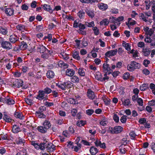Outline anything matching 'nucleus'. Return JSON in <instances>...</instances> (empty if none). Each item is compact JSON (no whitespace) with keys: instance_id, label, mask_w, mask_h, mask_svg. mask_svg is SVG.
I'll list each match as a JSON object with an SVG mask.
<instances>
[{"instance_id":"f257e3e1","label":"nucleus","mask_w":155,"mask_h":155,"mask_svg":"<svg viewBox=\"0 0 155 155\" xmlns=\"http://www.w3.org/2000/svg\"><path fill=\"white\" fill-rule=\"evenodd\" d=\"M127 67L129 71H133L135 69H139L140 67V64L133 61H131L130 64H128Z\"/></svg>"},{"instance_id":"f03ea898","label":"nucleus","mask_w":155,"mask_h":155,"mask_svg":"<svg viewBox=\"0 0 155 155\" xmlns=\"http://www.w3.org/2000/svg\"><path fill=\"white\" fill-rule=\"evenodd\" d=\"M23 83V82L21 80L16 79L13 82V83L11 85H12V87H13L19 88L22 86Z\"/></svg>"},{"instance_id":"7ed1b4c3","label":"nucleus","mask_w":155,"mask_h":155,"mask_svg":"<svg viewBox=\"0 0 155 155\" xmlns=\"http://www.w3.org/2000/svg\"><path fill=\"white\" fill-rule=\"evenodd\" d=\"M52 53V51L48 50L42 53L41 58L44 60L48 59L51 57Z\"/></svg>"},{"instance_id":"20e7f679","label":"nucleus","mask_w":155,"mask_h":155,"mask_svg":"<svg viewBox=\"0 0 155 155\" xmlns=\"http://www.w3.org/2000/svg\"><path fill=\"white\" fill-rule=\"evenodd\" d=\"M1 45L2 48L7 50L11 49L12 47V44L9 42L7 41H2Z\"/></svg>"},{"instance_id":"39448f33","label":"nucleus","mask_w":155,"mask_h":155,"mask_svg":"<svg viewBox=\"0 0 155 155\" xmlns=\"http://www.w3.org/2000/svg\"><path fill=\"white\" fill-rule=\"evenodd\" d=\"M38 94L37 95L36 98L39 100H46L47 99V97L45 95V92L42 90H39L38 91Z\"/></svg>"},{"instance_id":"423d86ee","label":"nucleus","mask_w":155,"mask_h":155,"mask_svg":"<svg viewBox=\"0 0 155 155\" xmlns=\"http://www.w3.org/2000/svg\"><path fill=\"white\" fill-rule=\"evenodd\" d=\"M46 148L48 152H53L55 150V146L51 143H48Z\"/></svg>"},{"instance_id":"0eeeda50","label":"nucleus","mask_w":155,"mask_h":155,"mask_svg":"<svg viewBox=\"0 0 155 155\" xmlns=\"http://www.w3.org/2000/svg\"><path fill=\"white\" fill-rule=\"evenodd\" d=\"M87 95L89 99L92 100L94 99L95 96L93 91L90 89H89L87 92Z\"/></svg>"},{"instance_id":"6e6552de","label":"nucleus","mask_w":155,"mask_h":155,"mask_svg":"<svg viewBox=\"0 0 155 155\" xmlns=\"http://www.w3.org/2000/svg\"><path fill=\"white\" fill-rule=\"evenodd\" d=\"M117 49L114 50H111L107 52L105 55L108 57H110L111 56H114L117 53Z\"/></svg>"},{"instance_id":"1a4fd4ad","label":"nucleus","mask_w":155,"mask_h":155,"mask_svg":"<svg viewBox=\"0 0 155 155\" xmlns=\"http://www.w3.org/2000/svg\"><path fill=\"white\" fill-rule=\"evenodd\" d=\"M18 39V37L15 35H12L9 36V41L12 43H15Z\"/></svg>"},{"instance_id":"9d476101","label":"nucleus","mask_w":155,"mask_h":155,"mask_svg":"<svg viewBox=\"0 0 155 155\" xmlns=\"http://www.w3.org/2000/svg\"><path fill=\"white\" fill-rule=\"evenodd\" d=\"M48 49L42 45H39L37 49V51L42 54L46 51Z\"/></svg>"},{"instance_id":"9b49d317","label":"nucleus","mask_w":155,"mask_h":155,"mask_svg":"<svg viewBox=\"0 0 155 155\" xmlns=\"http://www.w3.org/2000/svg\"><path fill=\"white\" fill-rule=\"evenodd\" d=\"M94 143L96 147L100 146L101 148L105 149L106 148V145L104 143H102L100 141L96 140L95 142Z\"/></svg>"},{"instance_id":"f8f14e48","label":"nucleus","mask_w":155,"mask_h":155,"mask_svg":"<svg viewBox=\"0 0 155 155\" xmlns=\"http://www.w3.org/2000/svg\"><path fill=\"white\" fill-rule=\"evenodd\" d=\"M109 66V64L107 63H104L103 64V68L104 70L105 71H107L108 73V74H110L111 71H112V70Z\"/></svg>"},{"instance_id":"ddd939ff","label":"nucleus","mask_w":155,"mask_h":155,"mask_svg":"<svg viewBox=\"0 0 155 155\" xmlns=\"http://www.w3.org/2000/svg\"><path fill=\"white\" fill-rule=\"evenodd\" d=\"M66 73L67 75L72 77L74 74L75 71L73 69H68L67 70Z\"/></svg>"},{"instance_id":"4468645a","label":"nucleus","mask_w":155,"mask_h":155,"mask_svg":"<svg viewBox=\"0 0 155 155\" xmlns=\"http://www.w3.org/2000/svg\"><path fill=\"white\" fill-rule=\"evenodd\" d=\"M143 54L145 56H147L149 55L151 52L150 49L148 48H143L142 50Z\"/></svg>"},{"instance_id":"2eb2a0df","label":"nucleus","mask_w":155,"mask_h":155,"mask_svg":"<svg viewBox=\"0 0 155 155\" xmlns=\"http://www.w3.org/2000/svg\"><path fill=\"white\" fill-rule=\"evenodd\" d=\"M12 131L14 133H17L21 131V128L16 125H14L12 127Z\"/></svg>"},{"instance_id":"dca6fc26","label":"nucleus","mask_w":155,"mask_h":155,"mask_svg":"<svg viewBox=\"0 0 155 155\" xmlns=\"http://www.w3.org/2000/svg\"><path fill=\"white\" fill-rule=\"evenodd\" d=\"M114 133L117 134L120 133L123 130V128L120 126H116L114 127Z\"/></svg>"},{"instance_id":"f3484780","label":"nucleus","mask_w":155,"mask_h":155,"mask_svg":"<svg viewBox=\"0 0 155 155\" xmlns=\"http://www.w3.org/2000/svg\"><path fill=\"white\" fill-rule=\"evenodd\" d=\"M59 66L61 68L65 69L68 68V65L66 63H64L62 61H60L58 62Z\"/></svg>"},{"instance_id":"a211bd4d","label":"nucleus","mask_w":155,"mask_h":155,"mask_svg":"<svg viewBox=\"0 0 155 155\" xmlns=\"http://www.w3.org/2000/svg\"><path fill=\"white\" fill-rule=\"evenodd\" d=\"M43 125L48 130L51 127V125L49 121L45 120L43 122Z\"/></svg>"},{"instance_id":"6ab92c4d","label":"nucleus","mask_w":155,"mask_h":155,"mask_svg":"<svg viewBox=\"0 0 155 155\" xmlns=\"http://www.w3.org/2000/svg\"><path fill=\"white\" fill-rule=\"evenodd\" d=\"M121 100L124 106L129 105L130 103V100L128 99H125L123 98L121 99Z\"/></svg>"},{"instance_id":"aec40b11","label":"nucleus","mask_w":155,"mask_h":155,"mask_svg":"<svg viewBox=\"0 0 155 155\" xmlns=\"http://www.w3.org/2000/svg\"><path fill=\"white\" fill-rule=\"evenodd\" d=\"M14 116L16 118H18L20 119H23L24 116L22 114L18 112H15L14 114Z\"/></svg>"},{"instance_id":"412c9836","label":"nucleus","mask_w":155,"mask_h":155,"mask_svg":"<svg viewBox=\"0 0 155 155\" xmlns=\"http://www.w3.org/2000/svg\"><path fill=\"white\" fill-rule=\"evenodd\" d=\"M5 13L8 15L11 16L14 13V10L11 8H7L5 10Z\"/></svg>"},{"instance_id":"4be33fe9","label":"nucleus","mask_w":155,"mask_h":155,"mask_svg":"<svg viewBox=\"0 0 155 155\" xmlns=\"http://www.w3.org/2000/svg\"><path fill=\"white\" fill-rule=\"evenodd\" d=\"M46 75L47 78L50 79L53 78L54 75V74L53 71H47Z\"/></svg>"},{"instance_id":"5701e85b","label":"nucleus","mask_w":155,"mask_h":155,"mask_svg":"<svg viewBox=\"0 0 155 155\" xmlns=\"http://www.w3.org/2000/svg\"><path fill=\"white\" fill-rule=\"evenodd\" d=\"M38 129L40 132L42 133H45L48 130L43 125V126L38 127Z\"/></svg>"},{"instance_id":"b1692460","label":"nucleus","mask_w":155,"mask_h":155,"mask_svg":"<svg viewBox=\"0 0 155 155\" xmlns=\"http://www.w3.org/2000/svg\"><path fill=\"white\" fill-rule=\"evenodd\" d=\"M41 6H42V8L45 10L48 11H51V13H52V10L51 9V8L49 5L47 4H44L43 5H42Z\"/></svg>"},{"instance_id":"393cba45","label":"nucleus","mask_w":155,"mask_h":155,"mask_svg":"<svg viewBox=\"0 0 155 155\" xmlns=\"http://www.w3.org/2000/svg\"><path fill=\"white\" fill-rule=\"evenodd\" d=\"M90 152L91 154L95 155L98 152V150L96 148L92 146L91 147Z\"/></svg>"},{"instance_id":"a878e982","label":"nucleus","mask_w":155,"mask_h":155,"mask_svg":"<svg viewBox=\"0 0 155 155\" xmlns=\"http://www.w3.org/2000/svg\"><path fill=\"white\" fill-rule=\"evenodd\" d=\"M98 7L100 9L104 10L107 9L108 6L106 4L101 3L99 4Z\"/></svg>"},{"instance_id":"bb28decb","label":"nucleus","mask_w":155,"mask_h":155,"mask_svg":"<svg viewBox=\"0 0 155 155\" xmlns=\"http://www.w3.org/2000/svg\"><path fill=\"white\" fill-rule=\"evenodd\" d=\"M20 45V49L21 50H24L26 49L28 47L27 44L24 41L21 42Z\"/></svg>"},{"instance_id":"cd10ccee","label":"nucleus","mask_w":155,"mask_h":155,"mask_svg":"<svg viewBox=\"0 0 155 155\" xmlns=\"http://www.w3.org/2000/svg\"><path fill=\"white\" fill-rule=\"evenodd\" d=\"M15 103V101L14 100L11 98H7L6 99V103L7 104L9 105H12Z\"/></svg>"},{"instance_id":"c85d7f7f","label":"nucleus","mask_w":155,"mask_h":155,"mask_svg":"<svg viewBox=\"0 0 155 155\" xmlns=\"http://www.w3.org/2000/svg\"><path fill=\"white\" fill-rule=\"evenodd\" d=\"M86 12L90 17L92 18L94 17V14L93 11L87 9L86 11Z\"/></svg>"},{"instance_id":"c756f323","label":"nucleus","mask_w":155,"mask_h":155,"mask_svg":"<svg viewBox=\"0 0 155 155\" xmlns=\"http://www.w3.org/2000/svg\"><path fill=\"white\" fill-rule=\"evenodd\" d=\"M46 110V107L44 106H42L40 107L38 109V111H36L35 114H40V113H43L44 111Z\"/></svg>"},{"instance_id":"7c9ffc66","label":"nucleus","mask_w":155,"mask_h":155,"mask_svg":"<svg viewBox=\"0 0 155 155\" xmlns=\"http://www.w3.org/2000/svg\"><path fill=\"white\" fill-rule=\"evenodd\" d=\"M71 81L73 83H78L79 82V79L77 76L74 75L71 78Z\"/></svg>"},{"instance_id":"2f4dec72","label":"nucleus","mask_w":155,"mask_h":155,"mask_svg":"<svg viewBox=\"0 0 155 155\" xmlns=\"http://www.w3.org/2000/svg\"><path fill=\"white\" fill-rule=\"evenodd\" d=\"M72 56L74 58L77 59L78 60H79L80 59V57L79 55L78 52L75 51L73 54Z\"/></svg>"},{"instance_id":"473e14b6","label":"nucleus","mask_w":155,"mask_h":155,"mask_svg":"<svg viewBox=\"0 0 155 155\" xmlns=\"http://www.w3.org/2000/svg\"><path fill=\"white\" fill-rule=\"evenodd\" d=\"M78 15L80 18H83L85 15V13L83 11H80L78 13Z\"/></svg>"},{"instance_id":"72a5a7b5","label":"nucleus","mask_w":155,"mask_h":155,"mask_svg":"<svg viewBox=\"0 0 155 155\" xmlns=\"http://www.w3.org/2000/svg\"><path fill=\"white\" fill-rule=\"evenodd\" d=\"M64 84L66 86V88H69L73 86L72 83L70 81L64 82Z\"/></svg>"},{"instance_id":"f704fd0d","label":"nucleus","mask_w":155,"mask_h":155,"mask_svg":"<svg viewBox=\"0 0 155 155\" xmlns=\"http://www.w3.org/2000/svg\"><path fill=\"white\" fill-rule=\"evenodd\" d=\"M82 42V44L84 47H85L88 45V43L87 39L83 38L81 41Z\"/></svg>"},{"instance_id":"c9c22d12","label":"nucleus","mask_w":155,"mask_h":155,"mask_svg":"<svg viewBox=\"0 0 155 155\" xmlns=\"http://www.w3.org/2000/svg\"><path fill=\"white\" fill-rule=\"evenodd\" d=\"M3 119L6 122H11L12 120V119L10 118L9 116L5 114H4Z\"/></svg>"},{"instance_id":"e433bc0d","label":"nucleus","mask_w":155,"mask_h":155,"mask_svg":"<svg viewBox=\"0 0 155 155\" xmlns=\"http://www.w3.org/2000/svg\"><path fill=\"white\" fill-rule=\"evenodd\" d=\"M25 140L21 138L20 137L16 140V143L18 144H20L23 143L25 142Z\"/></svg>"},{"instance_id":"4c0bfd02","label":"nucleus","mask_w":155,"mask_h":155,"mask_svg":"<svg viewBox=\"0 0 155 155\" xmlns=\"http://www.w3.org/2000/svg\"><path fill=\"white\" fill-rule=\"evenodd\" d=\"M109 23V22L107 19H104L100 22V24L101 25H107Z\"/></svg>"},{"instance_id":"58836bf2","label":"nucleus","mask_w":155,"mask_h":155,"mask_svg":"<svg viewBox=\"0 0 155 155\" xmlns=\"http://www.w3.org/2000/svg\"><path fill=\"white\" fill-rule=\"evenodd\" d=\"M0 32L2 34L6 35L7 33V31L6 28L0 26Z\"/></svg>"},{"instance_id":"ea45409f","label":"nucleus","mask_w":155,"mask_h":155,"mask_svg":"<svg viewBox=\"0 0 155 155\" xmlns=\"http://www.w3.org/2000/svg\"><path fill=\"white\" fill-rule=\"evenodd\" d=\"M86 124L85 121L82 120L78 121L77 123V125L79 127H81L84 126Z\"/></svg>"},{"instance_id":"a19ab883","label":"nucleus","mask_w":155,"mask_h":155,"mask_svg":"<svg viewBox=\"0 0 155 155\" xmlns=\"http://www.w3.org/2000/svg\"><path fill=\"white\" fill-rule=\"evenodd\" d=\"M78 73L81 76H84L85 75V73L84 71L81 68H79Z\"/></svg>"},{"instance_id":"79ce46f5","label":"nucleus","mask_w":155,"mask_h":155,"mask_svg":"<svg viewBox=\"0 0 155 155\" xmlns=\"http://www.w3.org/2000/svg\"><path fill=\"white\" fill-rule=\"evenodd\" d=\"M43 91L45 92V93L49 94L52 92V90L50 88L46 87L44 89Z\"/></svg>"},{"instance_id":"37998d69","label":"nucleus","mask_w":155,"mask_h":155,"mask_svg":"<svg viewBox=\"0 0 155 155\" xmlns=\"http://www.w3.org/2000/svg\"><path fill=\"white\" fill-rule=\"evenodd\" d=\"M47 146V143H41L40 145L39 148L41 150H44Z\"/></svg>"},{"instance_id":"c03bdc74","label":"nucleus","mask_w":155,"mask_h":155,"mask_svg":"<svg viewBox=\"0 0 155 155\" xmlns=\"http://www.w3.org/2000/svg\"><path fill=\"white\" fill-rule=\"evenodd\" d=\"M64 82L62 84H56V85L58 86L60 88H61L62 89L64 90L66 89V86L64 84Z\"/></svg>"},{"instance_id":"a18cd8bd","label":"nucleus","mask_w":155,"mask_h":155,"mask_svg":"<svg viewBox=\"0 0 155 155\" xmlns=\"http://www.w3.org/2000/svg\"><path fill=\"white\" fill-rule=\"evenodd\" d=\"M108 123V122L107 121L106 119H104L101 121L100 122V124L101 125L105 126Z\"/></svg>"},{"instance_id":"49530a36","label":"nucleus","mask_w":155,"mask_h":155,"mask_svg":"<svg viewBox=\"0 0 155 155\" xmlns=\"http://www.w3.org/2000/svg\"><path fill=\"white\" fill-rule=\"evenodd\" d=\"M60 54L61 55L63 59L65 60H67L69 58L68 55L64 52L61 53Z\"/></svg>"},{"instance_id":"de8ad7c7","label":"nucleus","mask_w":155,"mask_h":155,"mask_svg":"<svg viewBox=\"0 0 155 155\" xmlns=\"http://www.w3.org/2000/svg\"><path fill=\"white\" fill-rule=\"evenodd\" d=\"M25 101L26 103L29 105H31L32 104V100L29 98H25Z\"/></svg>"},{"instance_id":"09e8293b","label":"nucleus","mask_w":155,"mask_h":155,"mask_svg":"<svg viewBox=\"0 0 155 155\" xmlns=\"http://www.w3.org/2000/svg\"><path fill=\"white\" fill-rule=\"evenodd\" d=\"M127 116L126 115H124L122 116L120 118L121 122L123 123H125L127 120Z\"/></svg>"},{"instance_id":"8fccbe9b","label":"nucleus","mask_w":155,"mask_h":155,"mask_svg":"<svg viewBox=\"0 0 155 155\" xmlns=\"http://www.w3.org/2000/svg\"><path fill=\"white\" fill-rule=\"evenodd\" d=\"M16 28L18 30L22 31L25 29V27L24 25H19L17 26Z\"/></svg>"},{"instance_id":"3c124183","label":"nucleus","mask_w":155,"mask_h":155,"mask_svg":"<svg viewBox=\"0 0 155 155\" xmlns=\"http://www.w3.org/2000/svg\"><path fill=\"white\" fill-rule=\"evenodd\" d=\"M154 32V30L153 28L150 29L147 32V34L150 36H151Z\"/></svg>"},{"instance_id":"603ef678","label":"nucleus","mask_w":155,"mask_h":155,"mask_svg":"<svg viewBox=\"0 0 155 155\" xmlns=\"http://www.w3.org/2000/svg\"><path fill=\"white\" fill-rule=\"evenodd\" d=\"M93 30L94 31V33L96 35H98L99 34V31L97 27H95L93 28Z\"/></svg>"},{"instance_id":"864d4df0","label":"nucleus","mask_w":155,"mask_h":155,"mask_svg":"<svg viewBox=\"0 0 155 155\" xmlns=\"http://www.w3.org/2000/svg\"><path fill=\"white\" fill-rule=\"evenodd\" d=\"M139 123L141 124H144L146 122V120L144 118H141L139 119Z\"/></svg>"},{"instance_id":"5fc2aeb1","label":"nucleus","mask_w":155,"mask_h":155,"mask_svg":"<svg viewBox=\"0 0 155 155\" xmlns=\"http://www.w3.org/2000/svg\"><path fill=\"white\" fill-rule=\"evenodd\" d=\"M130 74L129 73L126 72L124 74L123 78V79L124 80H127L129 77Z\"/></svg>"},{"instance_id":"6e6d98bb","label":"nucleus","mask_w":155,"mask_h":155,"mask_svg":"<svg viewBox=\"0 0 155 155\" xmlns=\"http://www.w3.org/2000/svg\"><path fill=\"white\" fill-rule=\"evenodd\" d=\"M137 102L140 106H142L143 105V100L141 98H138Z\"/></svg>"},{"instance_id":"4d7b16f0","label":"nucleus","mask_w":155,"mask_h":155,"mask_svg":"<svg viewBox=\"0 0 155 155\" xmlns=\"http://www.w3.org/2000/svg\"><path fill=\"white\" fill-rule=\"evenodd\" d=\"M150 61L147 59H145L143 61V64L145 67H147L148 65L150 64Z\"/></svg>"},{"instance_id":"13d9d810","label":"nucleus","mask_w":155,"mask_h":155,"mask_svg":"<svg viewBox=\"0 0 155 155\" xmlns=\"http://www.w3.org/2000/svg\"><path fill=\"white\" fill-rule=\"evenodd\" d=\"M87 23V24H86V23L85 25L89 27H93L94 26V21H92L91 22Z\"/></svg>"},{"instance_id":"bf43d9fd","label":"nucleus","mask_w":155,"mask_h":155,"mask_svg":"<svg viewBox=\"0 0 155 155\" xmlns=\"http://www.w3.org/2000/svg\"><path fill=\"white\" fill-rule=\"evenodd\" d=\"M54 105V103L53 102H49L46 101L45 103V105L47 107H50Z\"/></svg>"},{"instance_id":"052dcab7","label":"nucleus","mask_w":155,"mask_h":155,"mask_svg":"<svg viewBox=\"0 0 155 155\" xmlns=\"http://www.w3.org/2000/svg\"><path fill=\"white\" fill-rule=\"evenodd\" d=\"M124 47L128 51H129L130 50V46L129 43L125 44L124 45Z\"/></svg>"},{"instance_id":"680f3d73","label":"nucleus","mask_w":155,"mask_h":155,"mask_svg":"<svg viewBox=\"0 0 155 155\" xmlns=\"http://www.w3.org/2000/svg\"><path fill=\"white\" fill-rule=\"evenodd\" d=\"M42 77V75H41V74L39 73L38 72L37 74L35 76V78L38 80H41V78Z\"/></svg>"},{"instance_id":"e2e57ef3","label":"nucleus","mask_w":155,"mask_h":155,"mask_svg":"<svg viewBox=\"0 0 155 155\" xmlns=\"http://www.w3.org/2000/svg\"><path fill=\"white\" fill-rule=\"evenodd\" d=\"M142 72L143 74L146 75L149 74L150 73V71L146 68L143 69L142 71Z\"/></svg>"},{"instance_id":"0e129e2a","label":"nucleus","mask_w":155,"mask_h":155,"mask_svg":"<svg viewBox=\"0 0 155 155\" xmlns=\"http://www.w3.org/2000/svg\"><path fill=\"white\" fill-rule=\"evenodd\" d=\"M94 112V111L92 109H88L86 110V113L88 115H91Z\"/></svg>"},{"instance_id":"69168bd1","label":"nucleus","mask_w":155,"mask_h":155,"mask_svg":"<svg viewBox=\"0 0 155 155\" xmlns=\"http://www.w3.org/2000/svg\"><path fill=\"white\" fill-rule=\"evenodd\" d=\"M127 140L126 138H123L121 142L122 145H126L127 143Z\"/></svg>"},{"instance_id":"338daca9","label":"nucleus","mask_w":155,"mask_h":155,"mask_svg":"<svg viewBox=\"0 0 155 155\" xmlns=\"http://www.w3.org/2000/svg\"><path fill=\"white\" fill-rule=\"evenodd\" d=\"M114 120L117 123L118 122L119 120V117L117 114H114L113 116Z\"/></svg>"},{"instance_id":"774afa93","label":"nucleus","mask_w":155,"mask_h":155,"mask_svg":"<svg viewBox=\"0 0 155 155\" xmlns=\"http://www.w3.org/2000/svg\"><path fill=\"white\" fill-rule=\"evenodd\" d=\"M148 105L150 106H155V100H153L148 102Z\"/></svg>"}]
</instances>
